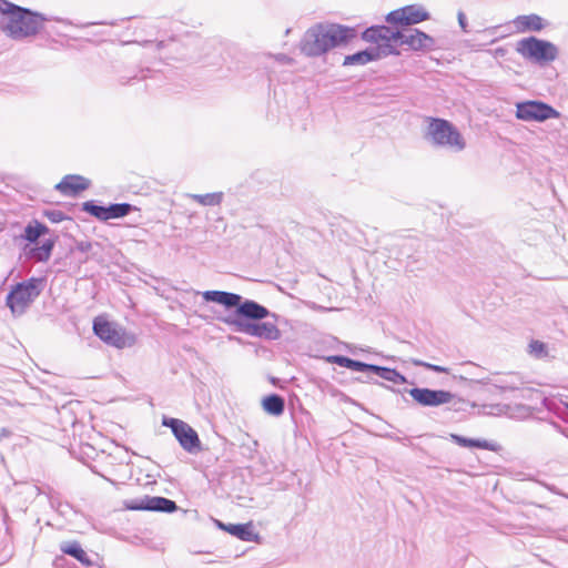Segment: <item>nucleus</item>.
<instances>
[{
	"instance_id": "f257e3e1",
	"label": "nucleus",
	"mask_w": 568,
	"mask_h": 568,
	"mask_svg": "<svg viewBox=\"0 0 568 568\" xmlns=\"http://www.w3.org/2000/svg\"><path fill=\"white\" fill-rule=\"evenodd\" d=\"M365 41H385L390 44L392 54H399L398 47L407 45L414 51H428L435 47V40L415 28L394 30L387 26H372L362 33Z\"/></svg>"
},
{
	"instance_id": "f03ea898",
	"label": "nucleus",
	"mask_w": 568,
	"mask_h": 568,
	"mask_svg": "<svg viewBox=\"0 0 568 568\" xmlns=\"http://www.w3.org/2000/svg\"><path fill=\"white\" fill-rule=\"evenodd\" d=\"M351 38V29L341 24L318 23L311 27L301 41V51L307 57H320L339 47Z\"/></svg>"
},
{
	"instance_id": "7ed1b4c3",
	"label": "nucleus",
	"mask_w": 568,
	"mask_h": 568,
	"mask_svg": "<svg viewBox=\"0 0 568 568\" xmlns=\"http://www.w3.org/2000/svg\"><path fill=\"white\" fill-rule=\"evenodd\" d=\"M206 302L224 306L226 311L234 310L237 320H264L272 316L277 320L265 306L242 295L225 291H205L202 293Z\"/></svg>"
},
{
	"instance_id": "20e7f679",
	"label": "nucleus",
	"mask_w": 568,
	"mask_h": 568,
	"mask_svg": "<svg viewBox=\"0 0 568 568\" xmlns=\"http://www.w3.org/2000/svg\"><path fill=\"white\" fill-rule=\"evenodd\" d=\"M44 18L29 9L11 3L1 18V28L12 39L34 36L42 28Z\"/></svg>"
},
{
	"instance_id": "39448f33",
	"label": "nucleus",
	"mask_w": 568,
	"mask_h": 568,
	"mask_svg": "<svg viewBox=\"0 0 568 568\" xmlns=\"http://www.w3.org/2000/svg\"><path fill=\"white\" fill-rule=\"evenodd\" d=\"M424 138L434 148L459 153L466 149V140L459 130L448 120L428 118Z\"/></svg>"
},
{
	"instance_id": "423d86ee",
	"label": "nucleus",
	"mask_w": 568,
	"mask_h": 568,
	"mask_svg": "<svg viewBox=\"0 0 568 568\" xmlns=\"http://www.w3.org/2000/svg\"><path fill=\"white\" fill-rule=\"evenodd\" d=\"M45 285L43 277H30L16 284L7 295V305L12 314L20 316L27 307L41 294Z\"/></svg>"
},
{
	"instance_id": "0eeeda50",
	"label": "nucleus",
	"mask_w": 568,
	"mask_h": 568,
	"mask_svg": "<svg viewBox=\"0 0 568 568\" xmlns=\"http://www.w3.org/2000/svg\"><path fill=\"white\" fill-rule=\"evenodd\" d=\"M97 337L109 346L122 349L135 344V335L118 325V322H92Z\"/></svg>"
},
{
	"instance_id": "6e6552de",
	"label": "nucleus",
	"mask_w": 568,
	"mask_h": 568,
	"mask_svg": "<svg viewBox=\"0 0 568 568\" xmlns=\"http://www.w3.org/2000/svg\"><path fill=\"white\" fill-rule=\"evenodd\" d=\"M516 50L525 59L537 63L551 62L556 60L558 55V49L554 43L535 37L518 41Z\"/></svg>"
},
{
	"instance_id": "1a4fd4ad",
	"label": "nucleus",
	"mask_w": 568,
	"mask_h": 568,
	"mask_svg": "<svg viewBox=\"0 0 568 568\" xmlns=\"http://www.w3.org/2000/svg\"><path fill=\"white\" fill-rule=\"evenodd\" d=\"M377 385L386 387L387 389L395 393H407L409 396L423 407H437L444 404L450 403L455 398V394L445 389H432L428 387H413L395 389L394 387L387 386L382 382H375Z\"/></svg>"
},
{
	"instance_id": "9d476101",
	"label": "nucleus",
	"mask_w": 568,
	"mask_h": 568,
	"mask_svg": "<svg viewBox=\"0 0 568 568\" xmlns=\"http://www.w3.org/2000/svg\"><path fill=\"white\" fill-rule=\"evenodd\" d=\"M162 425L172 430L180 446L189 454L202 450V443L195 429L182 419L163 416Z\"/></svg>"
},
{
	"instance_id": "9b49d317",
	"label": "nucleus",
	"mask_w": 568,
	"mask_h": 568,
	"mask_svg": "<svg viewBox=\"0 0 568 568\" xmlns=\"http://www.w3.org/2000/svg\"><path fill=\"white\" fill-rule=\"evenodd\" d=\"M559 116L560 113L556 109L541 101L529 100L516 105V118L523 121L544 122Z\"/></svg>"
},
{
	"instance_id": "f8f14e48",
	"label": "nucleus",
	"mask_w": 568,
	"mask_h": 568,
	"mask_svg": "<svg viewBox=\"0 0 568 568\" xmlns=\"http://www.w3.org/2000/svg\"><path fill=\"white\" fill-rule=\"evenodd\" d=\"M124 506L129 510H146L165 514H172L179 508L176 503L172 499L162 496L149 495L125 500Z\"/></svg>"
},
{
	"instance_id": "ddd939ff",
	"label": "nucleus",
	"mask_w": 568,
	"mask_h": 568,
	"mask_svg": "<svg viewBox=\"0 0 568 568\" xmlns=\"http://www.w3.org/2000/svg\"><path fill=\"white\" fill-rule=\"evenodd\" d=\"M428 19L429 13L422 6L417 4L403 7L386 16L387 22L402 27H409Z\"/></svg>"
},
{
	"instance_id": "4468645a",
	"label": "nucleus",
	"mask_w": 568,
	"mask_h": 568,
	"mask_svg": "<svg viewBox=\"0 0 568 568\" xmlns=\"http://www.w3.org/2000/svg\"><path fill=\"white\" fill-rule=\"evenodd\" d=\"M376 45L369 47L365 50L358 51L354 54L346 55L343 65H364L368 62L376 61L381 58L390 55L393 53L390 44H386L385 41H371Z\"/></svg>"
},
{
	"instance_id": "2eb2a0df",
	"label": "nucleus",
	"mask_w": 568,
	"mask_h": 568,
	"mask_svg": "<svg viewBox=\"0 0 568 568\" xmlns=\"http://www.w3.org/2000/svg\"><path fill=\"white\" fill-rule=\"evenodd\" d=\"M214 524L219 529L229 532L231 536L242 541H255L258 538V534L254 531L252 521L244 524H225L219 519H214Z\"/></svg>"
},
{
	"instance_id": "dca6fc26",
	"label": "nucleus",
	"mask_w": 568,
	"mask_h": 568,
	"mask_svg": "<svg viewBox=\"0 0 568 568\" xmlns=\"http://www.w3.org/2000/svg\"><path fill=\"white\" fill-rule=\"evenodd\" d=\"M89 186L90 181L88 179L77 174H69L55 185V190L65 196H73Z\"/></svg>"
},
{
	"instance_id": "f3484780",
	"label": "nucleus",
	"mask_w": 568,
	"mask_h": 568,
	"mask_svg": "<svg viewBox=\"0 0 568 568\" xmlns=\"http://www.w3.org/2000/svg\"><path fill=\"white\" fill-rule=\"evenodd\" d=\"M367 373H372L384 381L392 382L394 384H405L407 378L405 375L399 373L396 368L381 366L376 364H369Z\"/></svg>"
},
{
	"instance_id": "a211bd4d",
	"label": "nucleus",
	"mask_w": 568,
	"mask_h": 568,
	"mask_svg": "<svg viewBox=\"0 0 568 568\" xmlns=\"http://www.w3.org/2000/svg\"><path fill=\"white\" fill-rule=\"evenodd\" d=\"M367 373H372L384 381L392 382L394 384H405L407 378L405 375L399 373L396 368L381 366L376 364H369Z\"/></svg>"
},
{
	"instance_id": "6ab92c4d",
	"label": "nucleus",
	"mask_w": 568,
	"mask_h": 568,
	"mask_svg": "<svg viewBox=\"0 0 568 568\" xmlns=\"http://www.w3.org/2000/svg\"><path fill=\"white\" fill-rule=\"evenodd\" d=\"M60 550L74 559L81 562L84 567L93 566V560L87 554V551L82 548L81 544L78 541L63 542L60 546Z\"/></svg>"
},
{
	"instance_id": "aec40b11",
	"label": "nucleus",
	"mask_w": 568,
	"mask_h": 568,
	"mask_svg": "<svg viewBox=\"0 0 568 568\" xmlns=\"http://www.w3.org/2000/svg\"><path fill=\"white\" fill-rule=\"evenodd\" d=\"M54 245V239H47L40 246L31 247L29 251H27L26 246L24 252L29 258L34 260L36 262H47L51 257Z\"/></svg>"
},
{
	"instance_id": "412c9836",
	"label": "nucleus",
	"mask_w": 568,
	"mask_h": 568,
	"mask_svg": "<svg viewBox=\"0 0 568 568\" xmlns=\"http://www.w3.org/2000/svg\"><path fill=\"white\" fill-rule=\"evenodd\" d=\"M262 408L266 414L278 417L285 410V399L276 393L268 394L262 399Z\"/></svg>"
},
{
	"instance_id": "4be33fe9",
	"label": "nucleus",
	"mask_w": 568,
	"mask_h": 568,
	"mask_svg": "<svg viewBox=\"0 0 568 568\" xmlns=\"http://www.w3.org/2000/svg\"><path fill=\"white\" fill-rule=\"evenodd\" d=\"M49 231L50 230L45 224L39 222L38 220H32L31 222H29L26 225L23 233L21 234V239L33 244V243H37V241L41 236H44L45 234H48Z\"/></svg>"
},
{
	"instance_id": "5701e85b",
	"label": "nucleus",
	"mask_w": 568,
	"mask_h": 568,
	"mask_svg": "<svg viewBox=\"0 0 568 568\" xmlns=\"http://www.w3.org/2000/svg\"><path fill=\"white\" fill-rule=\"evenodd\" d=\"M515 23L521 31H540L545 27L544 19L535 13L518 16Z\"/></svg>"
},
{
	"instance_id": "b1692460",
	"label": "nucleus",
	"mask_w": 568,
	"mask_h": 568,
	"mask_svg": "<svg viewBox=\"0 0 568 568\" xmlns=\"http://www.w3.org/2000/svg\"><path fill=\"white\" fill-rule=\"evenodd\" d=\"M234 326V332L248 334L256 337H263V324H271V322H225Z\"/></svg>"
},
{
	"instance_id": "393cba45",
	"label": "nucleus",
	"mask_w": 568,
	"mask_h": 568,
	"mask_svg": "<svg viewBox=\"0 0 568 568\" xmlns=\"http://www.w3.org/2000/svg\"><path fill=\"white\" fill-rule=\"evenodd\" d=\"M527 354L538 361L549 359L550 356L548 344L540 341L531 338L527 345Z\"/></svg>"
},
{
	"instance_id": "a878e982",
	"label": "nucleus",
	"mask_w": 568,
	"mask_h": 568,
	"mask_svg": "<svg viewBox=\"0 0 568 568\" xmlns=\"http://www.w3.org/2000/svg\"><path fill=\"white\" fill-rule=\"evenodd\" d=\"M523 382L518 374H507L498 379H496L494 386L503 392L506 390H518Z\"/></svg>"
},
{
	"instance_id": "bb28decb",
	"label": "nucleus",
	"mask_w": 568,
	"mask_h": 568,
	"mask_svg": "<svg viewBox=\"0 0 568 568\" xmlns=\"http://www.w3.org/2000/svg\"><path fill=\"white\" fill-rule=\"evenodd\" d=\"M189 196L203 206H216L222 203L224 194L223 192H213L206 194H190Z\"/></svg>"
},
{
	"instance_id": "cd10ccee",
	"label": "nucleus",
	"mask_w": 568,
	"mask_h": 568,
	"mask_svg": "<svg viewBox=\"0 0 568 568\" xmlns=\"http://www.w3.org/2000/svg\"><path fill=\"white\" fill-rule=\"evenodd\" d=\"M135 206L130 203H113L106 206L108 220L120 219L130 214Z\"/></svg>"
},
{
	"instance_id": "c85d7f7f",
	"label": "nucleus",
	"mask_w": 568,
	"mask_h": 568,
	"mask_svg": "<svg viewBox=\"0 0 568 568\" xmlns=\"http://www.w3.org/2000/svg\"><path fill=\"white\" fill-rule=\"evenodd\" d=\"M82 211L100 221H108L106 206L100 205L95 201H87L82 203Z\"/></svg>"
},
{
	"instance_id": "c756f323",
	"label": "nucleus",
	"mask_w": 568,
	"mask_h": 568,
	"mask_svg": "<svg viewBox=\"0 0 568 568\" xmlns=\"http://www.w3.org/2000/svg\"><path fill=\"white\" fill-rule=\"evenodd\" d=\"M466 448H477V449H486L490 452H499L500 445L493 440H487L484 438H469L467 439Z\"/></svg>"
},
{
	"instance_id": "7c9ffc66",
	"label": "nucleus",
	"mask_w": 568,
	"mask_h": 568,
	"mask_svg": "<svg viewBox=\"0 0 568 568\" xmlns=\"http://www.w3.org/2000/svg\"><path fill=\"white\" fill-rule=\"evenodd\" d=\"M547 407L550 412L556 414L560 419L568 423V405L551 403Z\"/></svg>"
},
{
	"instance_id": "2f4dec72",
	"label": "nucleus",
	"mask_w": 568,
	"mask_h": 568,
	"mask_svg": "<svg viewBox=\"0 0 568 568\" xmlns=\"http://www.w3.org/2000/svg\"><path fill=\"white\" fill-rule=\"evenodd\" d=\"M264 338L268 341H276L281 337L280 329L275 326L274 322L271 324H263Z\"/></svg>"
},
{
	"instance_id": "473e14b6",
	"label": "nucleus",
	"mask_w": 568,
	"mask_h": 568,
	"mask_svg": "<svg viewBox=\"0 0 568 568\" xmlns=\"http://www.w3.org/2000/svg\"><path fill=\"white\" fill-rule=\"evenodd\" d=\"M349 358L348 356H345V355H329L325 358V361L329 364H336L341 367H344L346 368L347 365H348V362H349Z\"/></svg>"
},
{
	"instance_id": "72a5a7b5",
	"label": "nucleus",
	"mask_w": 568,
	"mask_h": 568,
	"mask_svg": "<svg viewBox=\"0 0 568 568\" xmlns=\"http://www.w3.org/2000/svg\"><path fill=\"white\" fill-rule=\"evenodd\" d=\"M369 363H365L358 359L349 358L348 365L346 368L353 372H362L367 373Z\"/></svg>"
},
{
	"instance_id": "f704fd0d",
	"label": "nucleus",
	"mask_w": 568,
	"mask_h": 568,
	"mask_svg": "<svg viewBox=\"0 0 568 568\" xmlns=\"http://www.w3.org/2000/svg\"><path fill=\"white\" fill-rule=\"evenodd\" d=\"M413 364L415 366H422V367H425L429 371H433V372H436V373H446L447 372V368L446 367H443V366H439V365H435V364H430V363H427V362H424V361H420V359H413Z\"/></svg>"
},
{
	"instance_id": "c9c22d12",
	"label": "nucleus",
	"mask_w": 568,
	"mask_h": 568,
	"mask_svg": "<svg viewBox=\"0 0 568 568\" xmlns=\"http://www.w3.org/2000/svg\"><path fill=\"white\" fill-rule=\"evenodd\" d=\"M29 497H37L40 495V488L33 484H23V491Z\"/></svg>"
},
{
	"instance_id": "e433bc0d",
	"label": "nucleus",
	"mask_w": 568,
	"mask_h": 568,
	"mask_svg": "<svg viewBox=\"0 0 568 568\" xmlns=\"http://www.w3.org/2000/svg\"><path fill=\"white\" fill-rule=\"evenodd\" d=\"M449 438H450V440L454 444H456V445H458L460 447L466 448L468 437H465V436L459 435V434H449Z\"/></svg>"
},
{
	"instance_id": "4c0bfd02",
	"label": "nucleus",
	"mask_w": 568,
	"mask_h": 568,
	"mask_svg": "<svg viewBox=\"0 0 568 568\" xmlns=\"http://www.w3.org/2000/svg\"><path fill=\"white\" fill-rule=\"evenodd\" d=\"M152 44L155 45V50L156 51H161L165 47L166 43H165V41H156V42H154L152 40H145V41L142 42L143 47H148V45H152Z\"/></svg>"
},
{
	"instance_id": "58836bf2",
	"label": "nucleus",
	"mask_w": 568,
	"mask_h": 568,
	"mask_svg": "<svg viewBox=\"0 0 568 568\" xmlns=\"http://www.w3.org/2000/svg\"><path fill=\"white\" fill-rule=\"evenodd\" d=\"M468 403L462 398H458V400L454 402L453 404V409L458 412V410H465V406H467Z\"/></svg>"
},
{
	"instance_id": "ea45409f",
	"label": "nucleus",
	"mask_w": 568,
	"mask_h": 568,
	"mask_svg": "<svg viewBox=\"0 0 568 568\" xmlns=\"http://www.w3.org/2000/svg\"><path fill=\"white\" fill-rule=\"evenodd\" d=\"M458 23H459L460 28L466 32L467 31V29H466V27H467L466 16L462 11L458 12Z\"/></svg>"
},
{
	"instance_id": "a19ab883",
	"label": "nucleus",
	"mask_w": 568,
	"mask_h": 568,
	"mask_svg": "<svg viewBox=\"0 0 568 568\" xmlns=\"http://www.w3.org/2000/svg\"><path fill=\"white\" fill-rule=\"evenodd\" d=\"M11 7V2L7 0H0V13L3 16L6 10Z\"/></svg>"
},
{
	"instance_id": "79ce46f5",
	"label": "nucleus",
	"mask_w": 568,
	"mask_h": 568,
	"mask_svg": "<svg viewBox=\"0 0 568 568\" xmlns=\"http://www.w3.org/2000/svg\"><path fill=\"white\" fill-rule=\"evenodd\" d=\"M11 435H12V432H11L9 428H7V427H2V428L0 429V440H2V439H4V438H8V437H10Z\"/></svg>"
},
{
	"instance_id": "37998d69",
	"label": "nucleus",
	"mask_w": 568,
	"mask_h": 568,
	"mask_svg": "<svg viewBox=\"0 0 568 568\" xmlns=\"http://www.w3.org/2000/svg\"><path fill=\"white\" fill-rule=\"evenodd\" d=\"M52 221L58 222L61 221L63 217V214L61 212H52L48 215Z\"/></svg>"
},
{
	"instance_id": "c03bdc74",
	"label": "nucleus",
	"mask_w": 568,
	"mask_h": 568,
	"mask_svg": "<svg viewBox=\"0 0 568 568\" xmlns=\"http://www.w3.org/2000/svg\"><path fill=\"white\" fill-rule=\"evenodd\" d=\"M550 425L554 427L555 430L564 434V428L556 422H551Z\"/></svg>"
},
{
	"instance_id": "a18cd8bd",
	"label": "nucleus",
	"mask_w": 568,
	"mask_h": 568,
	"mask_svg": "<svg viewBox=\"0 0 568 568\" xmlns=\"http://www.w3.org/2000/svg\"><path fill=\"white\" fill-rule=\"evenodd\" d=\"M393 335H394V337H395L396 339H398V341H400V342H406L405 336H402V335H399V334H393Z\"/></svg>"
},
{
	"instance_id": "49530a36",
	"label": "nucleus",
	"mask_w": 568,
	"mask_h": 568,
	"mask_svg": "<svg viewBox=\"0 0 568 568\" xmlns=\"http://www.w3.org/2000/svg\"><path fill=\"white\" fill-rule=\"evenodd\" d=\"M93 320L100 321V320H106V318L104 317V315H99V316L94 317Z\"/></svg>"
}]
</instances>
